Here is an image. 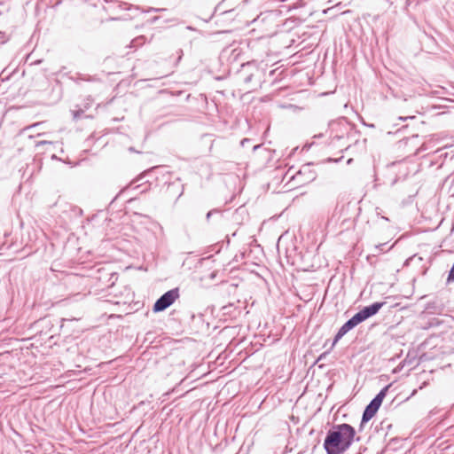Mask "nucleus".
<instances>
[{
    "label": "nucleus",
    "instance_id": "nucleus-1",
    "mask_svg": "<svg viewBox=\"0 0 454 454\" xmlns=\"http://www.w3.org/2000/svg\"><path fill=\"white\" fill-rule=\"evenodd\" d=\"M334 431H330L324 442V448L327 454L340 453V426L334 427Z\"/></svg>",
    "mask_w": 454,
    "mask_h": 454
},
{
    "label": "nucleus",
    "instance_id": "nucleus-2",
    "mask_svg": "<svg viewBox=\"0 0 454 454\" xmlns=\"http://www.w3.org/2000/svg\"><path fill=\"white\" fill-rule=\"evenodd\" d=\"M387 389L388 387H384L366 406L362 418L363 423L368 422L376 414L387 395Z\"/></svg>",
    "mask_w": 454,
    "mask_h": 454
},
{
    "label": "nucleus",
    "instance_id": "nucleus-3",
    "mask_svg": "<svg viewBox=\"0 0 454 454\" xmlns=\"http://www.w3.org/2000/svg\"><path fill=\"white\" fill-rule=\"evenodd\" d=\"M179 297V291L177 288L171 289L161 295L153 305V311L160 312L165 310Z\"/></svg>",
    "mask_w": 454,
    "mask_h": 454
},
{
    "label": "nucleus",
    "instance_id": "nucleus-4",
    "mask_svg": "<svg viewBox=\"0 0 454 454\" xmlns=\"http://www.w3.org/2000/svg\"><path fill=\"white\" fill-rule=\"evenodd\" d=\"M354 435L355 430L353 427L348 424H342V451L348 447Z\"/></svg>",
    "mask_w": 454,
    "mask_h": 454
},
{
    "label": "nucleus",
    "instance_id": "nucleus-5",
    "mask_svg": "<svg viewBox=\"0 0 454 454\" xmlns=\"http://www.w3.org/2000/svg\"><path fill=\"white\" fill-rule=\"evenodd\" d=\"M384 304L385 302H375L370 306L364 307L359 311V313L363 317L364 320H365L368 317L375 315Z\"/></svg>",
    "mask_w": 454,
    "mask_h": 454
},
{
    "label": "nucleus",
    "instance_id": "nucleus-6",
    "mask_svg": "<svg viewBox=\"0 0 454 454\" xmlns=\"http://www.w3.org/2000/svg\"><path fill=\"white\" fill-rule=\"evenodd\" d=\"M363 321V317L360 315L359 312H357L352 318H350L342 325V335H344L347 332L353 329L355 326H356Z\"/></svg>",
    "mask_w": 454,
    "mask_h": 454
},
{
    "label": "nucleus",
    "instance_id": "nucleus-7",
    "mask_svg": "<svg viewBox=\"0 0 454 454\" xmlns=\"http://www.w3.org/2000/svg\"><path fill=\"white\" fill-rule=\"evenodd\" d=\"M167 192L170 195H175L176 199H178L184 192V187L179 184L172 183L168 185Z\"/></svg>",
    "mask_w": 454,
    "mask_h": 454
},
{
    "label": "nucleus",
    "instance_id": "nucleus-8",
    "mask_svg": "<svg viewBox=\"0 0 454 454\" xmlns=\"http://www.w3.org/2000/svg\"><path fill=\"white\" fill-rule=\"evenodd\" d=\"M253 76H254V74H248L247 76H246V77L244 78V82H245L246 83L250 82L252 81V79H253Z\"/></svg>",
    "mask_w": 454,
    "mask_h": 454
},
{
    "label": "nucleus",
    "instance_id": "nucleus-9",
    "mask_svg": "<svg viewBox=\"0 0 454 454\" xmlns=\"http://www.w3.org/2000/svg\"><path fill=\"white\" fill-rule=\"evenodd\" d=\"M340 339V329L335 334L334 340H333V345L338 342V340Z\"/></svg>",
    "mask_w": 454,
    "mask_h": 454
},
{
    "label": "nucleus",
    "instance_id": "nucleus-10",
    "mask_svg": "<svg viewBox=\"0 0 454 454\" xmlns=\"http://www.w3.org/2000/svg\"><path fill=\"white\" fill-rule=\"evenodd\" d=\"M215 213H218L217 210L214 209V210H210L207 214V219L209 220V218L211 217V215Z\"/></svg>",
    "mask_w": 454,
    "mask_h": 454
},
{
    "label": "nucleus",
    "instance_id": "nucleus-11",
    "mask_svg": "<svg viewBox=\"0 0 454 454\" xmlns=\"http://www.w3.org/2000/svg\"><path fill=\"white\" fill-rule=\"evenodd\" d=\"M338 220H339V217H338V216L336 217V214H335V213H333V215H332V217H331V220H330V221H331V222H333V221H334V222H335V223H337Z\"/></svg>",
    "mask_w": 454,
    "mask_h": 454
},
{
    "label": "nucleus",
    "instance_id": "nucleus-12",
    "mask_svg": "<svg viewBox=\"0 0 454 454\" xmlns=\"http://www.w3.org/2000/svg\"><path fill=\"white\" fill-rule=\"evenodd\" d=\"M40 124H41V122H36V123H34V124H32V125H30V126L27 127L26 129H29L35 128V127H36V126H39Z\"/></svg>",
    "mask_w": 454,
    "mask_h": 454
},
{
    "label": "nucleus",
    "instance_id": "nucleus-13",
    "mask_svg": "<svg viewBox=\"0 0 454 454\" xmlns=\"http://www.w3.org/2000/svg\"><path fill=\"white\" fill-rule=\"evenodd\" d=\"M47 143H48L47 141H40V142H38V144H37V145H44V144H47Z\"/></svg>",
    "mask_w": 454,
    "mask_h": 454
},
{
    "label": "nucleus",
    "instance_id": "nucleus-14",
    "mask_svg": "<svg viewBox=\"0 0 454 454\" xmlns=\"http://www.w3.org/2000/svg\"><path fill=\"white\" fill-rule=\"evenodd\" d=\"M302 174V170H300L298 173H297V176L301 175Z\"/></svg>",
    "mask_w": 454,
    "mask_h": 454
},
{
    "label": "nucleus",
    "instance_id": "nucleus-15",
    "mask_svg": "<svg viewBox=\"0 0 454 454\" xmlns=\"http://www.w3.org/2000/svg\"><path fill=\"white\" fill-rule=\"evenodd\" d=\"M351 161H352V159H348L347 162H348V164H349Z\"/></svg>",
    "mask_w": 454,
    "mask_h": 454
},
{
    "label": "nucleus",
    "instance_id": "nucleus-16",
    "mask_svg": "<svg viewBox=\"0 0 454 454\" xmlns=\"http://www.w3.org/2000/svg\"><path fill=\"white\" fill-rule=\"evenodd\" d=\"M333 160L332 159H328V161ZM334 161H338V160H333Z\"/></svg>",
    "mask_w": 454,
    "mask_h": 454
}]
</instances>
